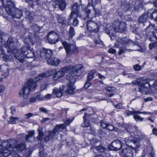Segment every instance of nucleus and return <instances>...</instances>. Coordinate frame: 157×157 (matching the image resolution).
Here are the masks:
<instances>
[{
	"mask_svg": "<svg viewBox=\"0 0 157 157\" xmlns=\"http://www.w3.org/2000/svg\"><path fill=\"white\" fill-rule=\"evenodd\" d=\"M17 142L14 139H12L8 140V144H9V149H10L16 152V149H14V148H16L17 145Z\"/></svg>",
	"mask_w": 157,
	"mask_h": 157,
	"instance_id": "nucleus-22",
	"label": "nucleus"
},
{
	"mask_svg": "<svg viewBox=\"0 0 157 157\" xmlns=\"http://www.w3.org/2000/svg\"><path fill=\"white\" fill-rule=\"evenodd\" d=\"M10 113L12 115L14 114L16 112L15 107L14 106H12L10 108Z\"/></svg>",
	"mask_w": 157,
	"mask_h": 157,
	"instance_id": "nucleus-51",
	"label": "nucleus"
},
{
	"mask_svg": "<svg viewBox=\"0 0 157 157\" xmlns=\"http://www.w3.org/2000/svg\"><path fill=\"white\" fill-rule=\"evenodd\" d=\"M15 152L13 151L11 149L9 148L2 149L0 150V155L5 157H7L11 154L13 155Z\"/></svg>",
	"mask_w": 157,
	"mask_h": 157,
	"instance_id": "nucleus-17",
	"label": "nucleus"
},
{
	"mask_svg": "<svg viewBox=\"0 0 157 157\" xmlns=\"http://www.w3.org/2000/svg\"><path fill=\"white\" fill-rule=\"evenodd\" d=\"M73 119L74 118H73L72 119H71L70 118L67 119V120L66 121L65 123H64V124H65L66 125H68L73 121Z\"/></svg>",
	"mask_w": 157,
	"mask_h": 157,
	"instance_id": "nucleus-58",
	"label": "nucleus"
},
{
	"mask_svg": "<svg viewBox=\"0 0 157 157\" xmlns=\"http://www.w3.org/2000/svg\"><path fill=\"white\" fill-rule=\"evenodd\" d=\"M96 70L93 69L88 74L87 79L84 86L85 88L88 89L90 86L91 84L90 82L94 78V74L96 73Z\"/></svg>",
	"mask_w": 157,
	"mask_h": 157,
	"instance_id": "nucleus-15",
	"label": "nucleus"
},
{
	"mask_svg": "<svg viewBox=\"0 0 157 157\" xmlns=\"http://www.w3.org/2000/svg\"><path fill=\"white\" fill-rule=\"evenodd\" d=\"M55 3L58 6V8L62 11L65 8V2L63 0H57Z\"/></svg>",
	"mask_w": 157,
	"mask_h": 157,
	"instance_id": "nucleus-24",
	"label": "nucleus"
},
{
	"mask_svg": "<svg viewBox=\"0 0 157 157\" xmlns=\"http://www.w3.org/2000/svg\"><path fill=\"white\" fill-rule=\"evenodd\" d=\"M148 17L147 14H143L141 15L139 17L138 21L140 23H143L145 22L147 19V17Z\"/></svg>",
	"mask_w": 157,
	"mask_h": 157,
	"instance_id": "nucleus-34",
	"label": "nucleus"
},
{
	"mask_svg": "<svg viewBox=\"0 0 157 157\" xmlns=\"http://www.w3.org/2000/svg\"><path fill=\"white\" fill-rule=\"evenodd\" d=\"M26 2H28L29 5L31 7H33V0H24Z\"/></svg>",
	"mask_w": 157,
	"mask_h": 157,
	"instance_id": "nucleus-54",
	"label": "nucleus"
},
{
	"mask_svg": "<svg viewBox=\"0 0 157 157\" xmlns=\"http://www.w3.org/2000/svg\"><path fill=\"white\" fill-rule=\"evenodd\" d=\"M136 83L137 84L140 86H143V79H139L136 80Z\"/></svg>",
	"mask_w": 157,
	"mask_h": 157,
	"instance_id": "nucleus-50",
	"label": "nucleus"
},
{
	"mask_svg": "<svg viewBox=\"0 0 157 157\" xmlns=\"http://www.w3.org/2000/svg\"><path fill=\"white\" fill-rule=\"evenodd\" d=\"M25 147V146L24 144H17L16 148H14V149H16L15 153L17 154L16 151H21L23 150Z\"/></svg>",
	"mask_w": 157,
	"mask_h": 157,
	"instance_id": "nucleus-37",
	"label": "nucleus"
},
{
	"mask_svg": "<svg viewBox=\"0 0 157 157\" xmlns=\"http://www.w3.org/2000/svg\"><path fill=\"white\" fill-rule=\"evenodd\" d=\"M81 13L82 14L80 18L82 19L85 20L87 18L92 19L96 17L94 12H92L89 9L85 10H82Z\"/></svg>",
	"mask_w": 157,
	"mask_h": 157,
	"instance_id": "nucleus-11",
	"label": "nucleus"
},
{
	"mask_svg": "<svg viewBox=\"0 0 157 157\" xmlns=\"http://www.w3.org/2000/svg\"><path fill=\"white\" fill-rule=\"evenodd\" d=\"M96 143L95 140L94 139H92L90 141V144L92 146L90 148V150H93L94 148L96 150L101 152H103L106 150V148L101 145H99L97 146H95V144Z\"/></svg>",
	"mask_w": 157,
	"mask_h": 157,
	"instance_id": "nucleus-16",
	"label": "nucleus"
},
{
	"mask_svg": "<svg viewBox=\"0 0 157 157\" xmlns=\"http://www.w3.org/2000/svg\"><path fill=\"white\" fill-rule=\"evenodd\" d=\"M75 34L74 28L72 26H70L69 29L68 36L69 38H71L74 36Z\"/></svg>",
	"mask_w": 157,
	"mask_h": 157,
	"instance_id": "nucleus-36",
	"label": "nucleus"
},
{
	"mask_svg": "<svg viewBox=\"0 0 157 157\" xmlns=\"http://www.w3.org/2000/svg\"><path fill=\"white\" fill-rule=\"evenodd\" d=\"M36 81H34V79L30 78L24 85L23 87L19 93V95L22 97L24 99H26L29 95L30 91L32 89H35L37 85Z\"/></svg>",
	"mask_w": 157,
	"mask_h": 157,
	"instance_id": "nucleus-6",
	"label": "nucleus"
},
{
	"mask_svg": "<svg viewBox=\"0 0 157 157\" xmlns=\"http://www.w3.org/2000/svg\"><path fill=\"white\" fill-rule=\"evenodd\" d=\"M55 72L54 69L49 70L45 73H42L35 78L34 81L38 82L44 78L46 77L52 75Z\"/></svg>",
	"mask_w": 157,
	"mask_h": 157,
	"instance_id": "nucleus-14",
	"label": "nucleus"
},
{
	"mask_svg": "<svg viewBox=\"0 0 157 157\" xmlns=\"http://www.w3.org/2000/svg\"><path fill=\"white\" fill-rule=\"evenodd\" d=\"M37 131L38 132V135L36 137L37 139L39 141H41L43 139L44 136V132L42 128H38Z\"/></svg>",
	"mask_w": 157,
	"mask_h": 157,
	"instance_id": "nucleus-29",
	"label": "nucleus"
},
{
	"mask_svg": "<svg viewBox=\"0 0 157 157\" xmlns=\"http://www.w3.org/2000/svg\"><path fill=\"white\" fill-rule=\"evenodd\" d=\"M5 74H6V76L5 77V78L7 77L9 75V74L7 73H5L4 74L2 75L1 76V78H0V82H1L2 81V79L4 78V75H5Z\"/></svg>",
	"mask_w": 157,
	"mask_h": 157,
	"instance_id": "nucleus-61",
	"label": "nucleus"
},
{
	"mask_svg": "<svg viewBox=\"0 0 157 157\" xmlns=\"http://www.w3.org/2000/svg\"><path fill=\"white\" fill-rule=\"evenodd\" d=\"M92 5L95 6L100 2L101 0H91Z\"/></svg>",
	"mask_w": 157,
	"mask_h": 157,
	"instance_id": "nucleus-47",
	"label": "nucleus"
},
{
	"mask_svg": "<svg viewBox=\"0 0 157 157\" xmlns=\"http://www.w3.org/2000/svg\"><path fill=\"white\" fill-rule=\"evenodd\" d=\"M58 23L62 25L67 26L69 25V23L67 22L66 19L63 17L59 16L57 18Z\"/></svg>",
	"mask_w": 157,
	"mask_h": 157,
	"instance_id": "nucleus-28",
	"label": "nucleus"
},
{
	"mask_svg": "<svg viewBox=\"0 0 157 157\" xmlns=\"http://www.w3.org/2000/svg\"><path fill=\"white\" fill-rule=\"evenodd\" d=\"M35 134V131L33 130L29 132V134L25 136V140L26 141L31 142L33 140V136Z\"/></svg>",
	"mask_w": 157,
	"mask_h": 157,
	"instance_id": "nucleus-26",
	"label": "nucleus"
},
{
	"mask_svg": "<svg viewBox=\"0 0 157 157\" xmlns=\"http://www.w3.org/2000/svg\"><path fill=\"white\" fill-rule=\"evenodd\" d=\"M94 6L92 5V7L93 8V12L94 13L95 16H96V15H99L100 14V11L98 10L95 8Z\"/></svg>",
	"mask_w": 157,
	"mask_h": 157,
	"instance_id": "nucleus-44",
	"label": "nucleus"
},
{
	"mask_svg": "<svg viewBox=\"0 0 157 157\" xmlns=\"http://www.w3.org/2000/svg\"><path fill=\"white\" fill-rule=\"evenodd\" d=\"M135 113H137L138 114H142L144 115H150L151 114V113L149 112H141L139 111H136Z\"/></svg>",
	"mask_w": 157,
	"mask_h": 157,
	"instance_id": "nucleus-60",
	"label": "nucleus"
},
{
	"mask_svg": "<svg viewBox=\"0 0 157 157\" xmlns=\"http://www.w3.org/2000/svg\"><path fill=\"white\" fill-rule=\"evenodd\" d=\"M82 68V65L79 64L74 66H69L64 67L54 74L53 79L56 81L64 76L65 73H69L66 77L67 79L69 81L66 85L67 89L66 91L65 94H72L74 92L73 85L76 82V78L81 74L80 70Z\"/></svg>",
	"mask_w": 157,
	"mask_h": 157,
	"instance_id": "nucleus-1",
	"label": "nucleus"
},
{
	"mask_svg": "<svg viewBox=\"0 0 157 157\" xmlns=\"http://www.w3.org/2000/svg\"><path fill=\"white\" fill-rule=\"evenodd\" d=\"M19 118L18 117H11L10 118V120L8 121V122L10 124H15L16 123V121H18Z\"/></svg>",
	"mask_w": 157,
	"mask_h": 157,
	"instance_id": "nucleus-41",
	"label": "nucleus"
},
{
	"mask_svg": "<svg viewBox=\"0 0 157 157\" xmlns=\"http://www.w3.org/2000/svg\"><path fill=\"white\" fill-rule=\"evenodd\" d=\"M94 42L96 44H100L101 43V41L99 39H94Z\"/></svg>",
	"mask_w": 157,
	"mask_h": 157,
	"instance_id": "nucleus-62",
	"label": "nucleus"
},
{
	"mask_svg": "<svg viewBox=\"0 0 157 157\" xmlns=\"http://www.w3.org/2000/svg\"><path fill=\"white\" fill-rule=\"evenodd\" d=\"M0 145L2 147L4 148L3 149L9 148V144H8V140H1V142L0 143Z\"/></svg>",
	"mask_w": 157,
	"mask_h": 157,
	"instance_id": "nucleus-38",
	"label": "nucleus"
},
{
	"mask_svg": "<svg viewBox=\"0 0 157 157\" xmlns=\"http://www.w3.org/2000/svg\"><path fill=\"white\" fill-rule=\"evenodd\" d=\"M40 111L41 112L44 113H48L49 112V110L46 109L45 108L42 107L39 109Z\"/></svg>",
	"mask_w": 157,
	"mask_h": 157,
	"instance_id": "nucleus-49",
	"label": "nucleus"
},
{
	"mask_svg": "<svg viewBox=\"0 0 157 157\" xmlns=\"http://www.w3.org/2000/svg\"><path fill=\"white\" fill-rule=\"evenodd\" d=\"M56 136H57V134L55 133L53 130L50 131L49 132L48 135L45 136L44 140L45 142H47L54 138H56Z\"/></svg>",
	"mask_w": 157,
	"mask_h": 157,
	"instance_id": "nucleus-21",
	"label": "nucleus"
},
{
	"mask_svg": "<svg viewBox=\"0 0 157 157\" xmlns=\"http://www.w3.org/2000/svg\"><path fill=\"white\" fill-rule=\"evenodd\" d=\"M114 30L116 32H121L126 28V24L124 22H120L118 21H115L113 23Z\"/></svg>",
	"mask_w": 157,
	"mask_h": 157,
	"instance_id": "nucleus-10",
	"label": "nucleus"
},
{
	"mask_svg": "<svg viewBox=\"0 0 157 157\" xmlns=\"http://www.w3.org/2000/svg\"><path fill=\"white\" fill-rule=\"evenodd\" d=\"M105 89L109 92H112L115 90L114 87L107 86L105 87Z\"/></svg>",
	"mask_w": 157,
	"mask_h": 157,
	"instance_id": "nucleus-46",
	"label": "nucleus"
},
{
	"mask_svg": "<svg viewBox=\"0 0 157 157\" xmlns=\"http://www.w3.org/2000/svg\"><path fill=\"white\" fill-rule=\"evenodd\" d=\"M114 27L113 24H107L106 25V29L105 30V33L109 35H110L115 32V30H113Z\"/></svg>",
	"mask_w": 157,
	"mask_h": 157,
	"instance_id": "nucleus-23",
	"label": "nucleus"
},
{
	"mask_svg": "<svg viewBox=\"0 0 157 157\" xmlns=\"http://www.w3.org/2000/svg\"><path fill=\"white\" fill-rule=\"evenodd\" d=\"M57 34L53 31H50L47 35L49 43L51 44H54L57 42Z\"/></svg>",
	"mask_w": 157,
	"mask_h": 157,
	"instance_id": "nucleus-13",
	"label": "nucleus"
},
{
	"mask_svg": "<svg viewBox=\"0 0 157 157\" xmlns=\"http://www.w3.org/2000/svg\"><path fill=\"white\" fill-rule=\"evenodd\" d=\"M84 7L86 8V6L84 5H78L77 3H75L73 5L72 7L71 12L69 15V17L68 18V20L70 21L74 17L75 14L76 15L77 17H79L80 18V17L82 16V14L81 13L82 11H80V9L81 8ZM83 10L82 9V10Z\"/></svg>",
	"mask_w": 157,
	"mask_h": 157,
	"instance_id": "nucleus-7",
	"label": "nucleus"
},
{
	"mask_svg": "<svg viewBox=\"0 0 157 157\" xmlns=\"http://www.w3.org/2000/svg\"><path fill=\"white\" fill-rule=\"evenodd\" d=\"M48 85L47 84H45L42 85L40 87V89L41 91H43L45 90L48 86Z\"/></svg>",
	"mask_w": 157,
	"mask_h": 157,
	"instance_id": "nucleus-56",
	"label": "nucleus"
},
{
	"mask_svg": "<svg viewBox=\"0 0 157 157\" xmlns=\"http://www.w3.org/2000/svg\"><path fill=\"white\" fill-rule=\"evenodd\" d=\"M101 126L103 128H106L109 131H112L114 129V127L113 125L107 123L106 122H101Z\"/></svg>",
	"mask_w": 157,
	"mask_h": 157,
	"instance_id": "nucleus-25",
	"label": "nucleus"
},
{
	"mask_svg": "<svg viewBox=\"0 0 157 157\" xmlns=\"http://www.w3.org/2000/svg\"><path fill=\"white\" fill-rule=\"evenodd\" d=\"M136 110H134L132 111H128V115H133V118L136 121V122H141L144 120V118L141 117L140 116L138 115V113H135Z\"/></svg>",
	"mask_w": 157,
	"mask_h": 157,
	"instance_id": "nucleus-19",
	"label": "nucleus"
},
{
	"mask_svg": "<svg viewBox=\"0 0 157 157\" xmlns=\"http://www.w3.org/2000/svg\"><path fill=\"white\" fill-rule=\"evenodd\" d=\"M5 8L7 13L15 18H19L22 16V12L15 7L13 0H0V7Z\"/></svg>",
	"mask_w": 157,
	"mask_h": 157,
	"instance_id": "nucleus-3",
	"label": "nucleus"
},
{
	"mask_svg": "<svg viewBox=\"0 0 157 157\" xmlns=\"http://www.w3.org/2000/svg\"><path fill=\"white\" fill-rule=\"evenodd\" d=\"M25 14H26V15L27 18L28 19H29L30 20H31V16H30L29 15L30 14H33V13L32 12H29V11H25Z\"/></svg>",
	"mask_w": 157,
	"mask_h": 157,
	"instance_id": "nucleus-52",
	"label": "nucleus"
},
{
	"mask_svg": "<svg viewBox=\"0 0 157 157\" xmlns=\"http://www.w3.org/2000/svg\"><path fill=\"white\" fill-rule=\"evenodd\" d=\"M64 124L57 125L56 127L53 129V131L56 134L57 133L62 131L64 129Z\"/></svg>",
	"mask_w": 157,
	"mask_h": 157,
	"instance_id": "nucleus-31",
	"label": "nucleus"
},
{
	"mask_svg": "<svg viewBox=\"0 0 157 157\" xmlns=\"http://www.w3.org/2000/svg\"><path fill=\"white\" fill-rule=\"evenodd\" d=\"M150 81V80L149 78H146L145 79L143 80V86H145L144 85L147 83L149 86H151L152 87H154L157 85L156 82H154L153 84L151 85L150 83L149 82Z\"/></svg>",
	"mask_w": 157,
	"mask_h": 157,
	"instance_id": "nucleus-33",
	"label": "nucleus"
},
{
	"mask_svg": "<svg viewBox=\"0 0 157 157\" xmlns=\"http://www.w3.org/2000/svg\"><path fill=\"white\" fill-rule=\"evenodd\" d=\"M62 44L67 54L75 53L78 52V49L75 44H70L65 41L62 42Z\"/></svg>",
	"mask_w": 157,
	"mask_h": 157,
	"instance_id": "nucleus-9",
	"label": "nucleus"
},
{
	"mask_svg": "<svg viewBox=\"0 0 157 157\" xmlns=\"http://www.w3.org/2000/svg\"><path fill=\"white\" fill-rule=\"evenodd\" d=\"M78 23V21L76 18H75L73 21V25L74 26H77Z\"/></svg>",
	"mask_w": 157,
	"mask_h": 157,
	"instance_id": "nucleus-55",
	"label": "nucleus"
},
{
	"mask_svg": "<svg viewBox=\"0 0 157 157\" xmlns=\"http://www.w3.org/2000/svg\"><path fill=\"white\" fill-rule=\"evenodd\" d=\"M147 15L150 18L157 21V10H149L147 12Z\"/></svg>",
	"mask_w": 157,
	"mask_h": 157,
	"instance_id": "nucleus-18",
	"label": "nucleus"
},
{
	"mask_svg": "<svg viewBox=\"0 0 157 157\" xmlns=\"http://www.w3.org/2000/svg\"><path fill=\"white\" fill-rule=\"evenodd\" d=\"M133 68L135 71H140L142 69L141 67L138 64L134 65Z\"/></svg>",
	"mask_w": 157,
	"mask_h": 157,
	"instance_id": "nucleus-45",
	"label": "nucleus"
},
{
	"mask_svg": "<svg viewBox=\"0 0 157 157\" xmlns=\"http://www.w3.org/2000/svg\"><path fill=\"white\" fill-rule=\"evenodd\" d=\"M128 43V38L126 37H124L121 39L120 42L119 43V42L117 41L115 43V46L119 47L120 45V44H121L123 45H127Z\"/></svg>",
	"mask_w": 157,
	"mask_h": 157,
	"instance_id": "nucleus-30",
	"label": "nucleus"
},
{
	"mask_svg": "<svg viewBox=\"0 0 157 157\" xmlns=\"http://www.w3.org/2000/svg\"><path fill=\"white\" fill-rule=\"evenodd\" d=\"M64 88L65 86H60L59 90L57 88H55L53 90V94H55L57 98H60L62 94V91Z\"/></svg>",
	"mask_w": 157,
	"mask_h": 157,
	"instance_id": "nucleus-20",
	"label": "nucleus"
},
{
	"mask_svg": "<svg viewBox=\"0 0 157 157\" xmlns=\"http://www.w3.org/2000/svg\"><path fill=\"white\" fill-rule=\"evenodd\" d=\"M121 8L125 11H128V2L127 0H124L121 2Z\"/></svg>",
	"mask_w": 157,
	"mask_h": 157,
	"instance_id": "nucleus-39",
	"label": "nucleus"
},
{
	"mask_svg": "<svg viewBox=\"0 0 157 157\" xmlns=\"http://www.w3.org/2000/svg\"><path fill=\"white\" fill-rule=\"evenodd\" d=\"M128 46H134V43L131 40L128 39Z\"/></svg>",
	"mask_w": 157,
	"mask_h": 157,
	"instance_id": "nucleus-64",
	"label": "nucleus"
},
{
	"mask_svg": "<svg viewBox=\"0 0 157 157\" xmlns=\"http://www.w3.org/2000/svg\"><path fill=\"white\" fill-rule=\"evenodd\" d=\"M53 53L52 51L50 49L45 48H41L40 55L43 59H46L48 58L47 60L48 64L54 66H58L60 63V60L57 58L51 57Z\"/></svg>",
	"mask_w": 157,
	"mask_h": 157,
	"instance_id": "nucleus-5",
	"label": "nucleus"
},
{
	"mask_svg": "<svg viewBox=\"0 0 157 157\" xmlns=\"http://www.w3.org/2000/svg\"><path fill=\"white\" fill-rule=\"evenodd\" d=\"M108 52L110 53L114 54L116 52V50L113 48H110L108 50Z\"/></svg>",
	"mask_w": 157,
	"mask_h": 157,
	"instance_id": "nucleus-59",
	"label": "nucleus"
},
{
	"mask_svg": "<svg viewBox=\"0 0 157 157\" xmlns=\"http://www.w3.org/2000/svg\"><path fill=\"white\" fill-rule=\"evenodd\" d=\"M146 88L145 87V86H140L139 88V91L141 93H144L145 91Z\"/></svg>",
	"mask_w": 157,
	"mask_h": 157,
	"instance_id": "nucleus-57",
	"label": "nucleus"
},
{
	"mask_svg": "<svg viewBox=\"0 0 157 157\" xmlns=\"http://www.w3.org/2000/svg\"><path fill=\"white\" fill-rule=\"evenodd\" d=\"M153 95L155 98H157V89H155L153 92Z\"/></svg>",
	"mask_w": 157,
	"mask_h": 157,
	"instance_id": "nucleus-63",
	"label": "nucleus"
},
{
	"mask_svg": "<svg viewBox=\"0 0 157 157\" xmlns=\"http://www.w3.org/2000/svg\"><path fill=\"white\" fill-rule=\"evenodd\" d=\"M41 28L36 24H33L30 27V29L35 33H38Z\"/></svg>",
	"mask_w": 157,
	"mask_h": 157,
	"instance_id": "nucleus-32",
	"label": "nucleus"
},
{
	"mask_svg": "<svg viewBox=\"0 0 157 157\" xmlns=\"http://www.w3.org/2000/svg\"><path fill=\"white\" fill-rule=\"evenodd\" d=\"M92 114H87L86 113H85L83 116H85V118L87 119L88 120L91 119L92 118L91 116Z\"/></svg>",
	"mask_w": 157,
	"mask_h": 157,
	"instance_id": "nucleus-53",
	"label": "nucleus"
},
{
	"mask_svg": "<svg viewBox=\"0 0 157 157\" xmlns=\"http://www.w3.org/2000/svg\"><path fill=\"white\" fill-rule=\"evenodd\" d=\"M124 146L119 140H117L113 141L109 146V148L113 150L117 151L120 150Z\"/></svg>",
	"mask_w": 157,
	"mask_h": 157,
	"instance_id": "nucleus-12",
	"label": "nucleus"
},
{
	"mask_svg": "<svg viewBox=\"0 0 157 157\" xmlns=\"http://www.w3.org/2000/svg\"><path fill=\"white\" fill-rule=\"evenodd\" d=\"M157 46V41L154 42V43H152L151 44H150L149 45V48L151 49L155 47H156Z\"/></svg>",
	"mask_w": 157,
	"mask_h": 157,
	"instance_id": "nucleus-48",
	"label": "nucleus"
},
{
	"mask_svg": "<svg viewBox=\"0 0 157 157\" xmlns=\"http://www.w3.org/2000/svg\"><path fill=\"white\" fill-rule=\"evenodd\" d=\"M101 25V23L98 21L91 20L87 21V29L88 31L90 32H98L99 29V27Z\"/></svg>",
	"mask_w": 157,
	"mask_h": 157,
	"instance_id": "nucleus-8",
	"label": "nucleus"
},
{
	"mask_svg": "<svg viewBox=\"0 0 157 157\" xmlns=\"http://www.w3.org/2000/svg\"><path fill=\"white\" fill-rule=\"evenodd\" d=\"M83 122L81 124V126L83 127H87L90 126L89 120L85 118V116H83Z\"/></svg>",
	"mask_w": 157,
	"mask_h": 157,
	"instance_id": "nucleus-35",
	"label": "nucleus"
},
{
	"mask_svg": "<svg viewBox=\"0 0 157 157\" xmlns=\"http://www.w3.org/2000/svg\"><path fill=\"white\" fill-rule=\"evenodd\" d=\"M128 152V151L127 148H123L121 153V155H122V157H128L127 155V153Z\"/></svg>",
	"mask_w": 157,
	"mask_h": 157,
	"instance_id": "nucleus-43",
	"label": "nucleus"
},
{
	"mask_svg": "<svg viewBox=\"0 0 157 157\" xmlns=\"http://www.w3.org/2000/svg\"><path fill=\"white\" fill-rule=\"evenodd\" d=\"M41 99V95H38L36 96L35 97L31 98L30 99V101L31 102H35L37 100L38 101Z\"/></svg>",
	"mask_w": 157,
	"mask_h": 157,
	"instance_id": "nucleus-42",
	"label": "nucleus"
},
{
	"mask_svg": "<svg viewBox=\"0 0 157 157\" xmlns=\"http://www.w3.org/2000/svg\"><path fill=\"white\" fill-rule=\"evenodd\" d=\"M143 7V4L142 2L140 1H137L135 3V9L136 10H137L139 9L142 8Z\"/></svg>",
	"mask_w": 157,
	"mask_h": 157,
	"instance_id": "nucleus-40",
	"label": "nucleus"
},
{
	"mask_svg": "<svg viewBox=\"0 0 157 157\" xmlns=\"http://www.w3.org/2000/svg\"><path fill=\"white\" fill-rule=\"evenodd\" d=\"M137 127H132L130 125H128V143L132 142L133 145L128 144V147L132 149V150L129 152L128 154V157H132L133 153V150H135L137 147L140 146V144L138 142V140L136 137L134 132L136 129Z\"/></svg>",
	"mask_w": 157,
	"mask_h": 157,
	"instance_id": "nucleus-4",
	"label": "nucleus"
},
{
	"mask_svg": "<svg viewBox=\"0 0 157 157\" xmlns=\"http://www.w3.org/2000/svg\"><path fill=\"white\" fill-rule=\"evenodd\" d=\"M155 26L154 24L152 25L150 24L145 29L146 32L147 33V35L152 34L155 30Z\"/></svg>",
	"mask_w": 157,
	"mask_h": 157,
	"instance_id": "nucleus-27",
	"label": "nucleus"
},
{
	"mask_svg": "<svg viewBox=\"0 0 157 157\" xmlns=\"http://www.w3.org/2000/svg\"><path fill=\"white\" fill-rule=\"evenodd\" d=\"M8 52H12L15 58L20 62L23 61L24 56L27 58H32L34 56L33 51L30 47L25 46L21 47L20 50H18L15 46V43L14 39L10 37L6 43Z\"/></svg>",
	"mask_w": 157,
	"mask_h": 157,
	"instance_id": "nucleus-2",
	"label": "nucleus"
}]
</instances>
